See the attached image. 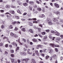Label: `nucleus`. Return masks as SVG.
<instances>
[{
  "label": "nucleus",
  "mask_w": 63,
  "mask_h": 63,
  "mask_svg": "<svg viewBox=\"0 0 63 63\" xmlns=\"http://www.w3.org/2000/svg\"><path fill=\"white\" fill-rule=\"evenodd\" d=\"M48 24L49 25H52L53 24V23L51 22H48Z\"/></svg>",
  "instance_id": "412c9836"
},
{
  "label": "nucleus",
  "mask_w": 63,
  "mask_h": 63,
  "mask_svg": "<svg viewBox=\"0 0 63 63\" xmlns=\"http://www.w3.org/2000/svg\"><path fill=\"white\" fill-rule=\"evenodd\" d=\"M35 53L37 56H39V54L38 53V51L36 50L35 52Z\"/></svg>",
  "instance_id": "ddd939ff"
},
{
  "label": "nucleus",
  "mask_w": 63,
  "mask_h": 63,
  "mask_svg": "<svg viewBox=\"0 0 63 63\" xmlns=\"http://www.w3.org/2000/svg\"><path fill=\"white\" fill-rule=\"evenodd\" d=\"M53 21L54 22H58V20L56 18H54L53 19Z\"/></svg>",
  "instance_id": "39448f33"
},
{
  "label": "nucleus",
  "mask_w": 63,
  "mask_h": 63,
  "mask_svg": "<svg viewBox=\"0 0 63 63\" xmlns=\"http://www.w3.org/2000/svg\"><path fill=\"white\" fill-rule=\"evenodd\" d=\"M31 24H33V23L31 22H30L29 23V25H31Z\"/></svg>",
  "instance_id": "5fc2aeb1"
},
{
  "label": "nucleus",
  "mask_w": 63,
  "mask_h": 63,
  "mask_svg": "<svg viewBox=\"0 0 63 63\" xmlns=\"http://www.w3.org/2000/svg\"><path fill=\"white\" fill-rule=\"evenodd\" d=\"M60 37L62 38H63V35H61Z\"/></svg>",
  "instance_id": "774afa93"
},
{
  "label": "nucleus",
  "mask_w": 63,
  "mask_h": 63,
  "mask_svg": "<svg viewBox=\"0 0 63 63\" xmlns=\"http://www.w3.org/2000/svg\"><path fill=\"white\" fill-rule=\"evenodd\" d=\"M54 13L56 14H60V12L58 11H57V12H54Z\"/></svg>",
  "instance_id": "72a5a7b5"
},
{
  "label": "nucleus",
  "mask_w": 63,
  "mask_h": 63,
  "mask_svg": "<svg viewBox=\"0 0 63 63\" xmlns=\"http://www.w3.org/2000/svg\"><path fill=\"white\" fill-rule=\"evenodd\" d=\"M36 2L37 3V4H40V2H39V1H38L36 0Z\"/></svg>",
  "instance_id": "6e6d98bb"
},
{
  "label": "nucleus",
  "mask_w": 63,
  "mask_h": 63,
  "mask_svg": "<svg viewBox=\"0 0 63 63\" xmlns=\"http://www.w3.org/2000/svg\"><path fill=\"white\" fill-rule=\"evenodd\" d=\"M41 56H42L43 57H44V56H45V54H44L42 53L41 54Z\"/></svg>",
  "instance_id": "13d9d810"
},
{
  "label": "nucleus",
  "mask_w": 63,
  "mask_h": 63,
  "mask_svg": "<svg viewBox=\"0 0 63 63\" xmlns=\"http://www.w3.org/2000/svg\"><path fill=\"white\" fill-rule=\"evenodd\" d=\"M38 47H36L37 49H39V47L40 48H42L43 47V46L41 45H39L37 46Z\"/></svg>",
  "instance_id": "423d86ee"
},
{
  "label": "nucleus",
  "mask_w": 63,
  "mask_h": 63,
  "mask_svg": "<svg viewBox=\"0 0 63 63\" xmlns=\"http://www.w3.org/2000/svg\"><path fill=\"white\" fill-rule=\"evenodd\" d=\"M54 46L55 47H59V46L57 44H54Z\"/></svg>",
  "instance_id": "c85d7f7f"
},
{
  "label": "nucleus",
  "mask_w": 63,
  "mask_h": 63,
  "mask_svg": "<svg viewBox=\"0 0 63 63\" xmlns=\"http://www.w3.org/2000/svg\"><path fill=\"white\" fill-rule=\"evenodd\" d=\"M19 49V47H17L16 49V51H17Z\"/></svg>",
  "instance_id": "c03bdc74"
},
{
  "label": "nucleus",
  "mask_w": 63,
  "mask_h": 63,
  "mask_svg": "<svg viewBox=\"0 0 63 63\" xmlns=\"http://www.w3.org/2000/svg\"><path fill=\"white\" fill-rule=\"evenodd\" d=\"M5 7L6 8H10V6L9 5H7L5 6Z\"/></svg>",
  "instance_id": "473e14b6"
},
{
  "label": "nucleus",
  "mask_w": 63,
  "mask_h": 63,
  "mask_svg": "<svg viewBox=\"0 0 63 63\" xmlns=\"http://www.w3.org/2000/svg\"><path fill=\"white\" fill-rule=\"evenodd\" d=\"M55 35H56V36H59L60 35V33L57 31H55Z\"/></svg>",
  "instance_id": "f03ea898"
},
{
  "label": "nucleus",
  "mask_w": 63,
  "mask_h": 63,
  "mask_svg": "<svg viewBox=\"0 0 63 63\" xmlns=\"http://www.w3.org/2000/svg\"><path fill=\"white\" fill-rule=\"evenodd\" d=\"M37 10L38 11H41L42 9L40 8H37Z\"/></svg>",
  "instance_id": "cd10ccee"
},
{
  "label": "nucleus",
  "mask_w": 63,
  "mask_h": 63,
  "mask_svg": "<svg viewBox=\"0 0 63 63\" xmlns=\"http://www.w3.org/2000/svg\"><path fill=\"white\" fill-rule=\"evenodd\" d=\"M54 44H53L50 43L49 44V45L50 46V47H52L54 48Z\"/></svg>",
  "instance_id": "9b49d317"
},
{
  "label": "nucleus",
  "mask_w": 63,
  "mask_h": 63,
  "mask_svg": "<svg viewBox=\"0 0 63 63\" xmlns=\"http://www.w3.org/2000/svg\"><path fill=\"white\" fill-rule=\"evenodd\" d=\"M21 31L23 32H25L26 31V30L25 28H23L21 29Z\"/></svg>",
  "instance_id": "6ab92c4d"
},
{
  "label": "nucleus",
  "mask_w": 63,
  "mask_h": 63,
  "mask_svg": "<svg viewBox=\"0 0 63 63\" xmlns=\"http://www.w3.org/2000/svg\"><path fill=\"white\" fill-rule=\"evenodd\" d=\"M4 53L5 55H7L8 54V53L7 51H5Z\"/></svg>",
  "instance_id": "c9c22d12"
},
{
  "label": "nucleus",
  "mask_w": 63,
  "mask_h": 63,
  "mask_svg": "<svg viewBox=\"0 0 63 63\" xmlns=\"http://www.w3.org/2000/svg\"><path fill=\"white\" fill-rule=\"evenodd\" d=\"M29 3V4H31V5H33V4H34V2L33 1H30Z\"/></svg>",
  "instance_id": "aec40b11"
},
{
  "label": "nucleus",
  "mask_w": 63,
  "mask_h": 63,
  "mask_svg": "<svg viewBox=\"0 0 63 63\" xmlns=\"http://www.w3.org/2000/svg\"><path fill=\"white\" fill-rule=\"evenodd\" d=\"M43 44H44V45H47L48 44L47 43H45V42H44L43 43Z\"/></svg>",
  "instance_id": "0e129e2a"
},
{
  "label": "nucleus",
  "mask_w": 63,
  "mask_h": 63,
  "mask_svg": "<svg viewBox=\"0 0 63 63\" xmlns=\"http://www.w3.org/2000/svg\"><path fill=\"white\" fill-rule=\"evenodd\" d=\"M32 40L33 42H37V40L35 38L32 39Z\"/></svg>",
  "instance_id": "dca6fc26"
},
{
  "label": "nucleus",
  "mask_w": 63,
  "mask_h": 63,
  "mask_svg": "<svg viewBox=\"0 0 63 63\" xmlns=\"http://www.w3.org/2000/svg\"><path fill=\"white\" fill-rule=\"evenodd\" d=\"M11 44L13 45V46H16V47H17V45L16 43L13 42L11 43Z\"/></svg>",
  "instance_id": "6e6552de"
},
{
  "label": "nucleus",
  "mask_w": 63,
  "mask_h": 63,
  "mask_svg": "<svg viewBox=\"0 0 63 63\" xmlns=\"http://www.w3.org/2000/svg\"><path fill=\"white\" fill-rule=\"evenodd\" d=\"M55 50L56 51V52H58V49L56 48H55Z\"/></svg>",
  "instance_id": "8fccbe9b"
},
{
  "label": "nucleus",
  "mask_w": 63,
  "mask_h": 63,
  "mask_svg": "<svg viewBox=\"0 0 63 63\" xmlns=\"http://www.w3.org/2000/svg\"><path fill=\"white\" fill-rule=\"evenodd\" d=\"M54 5L55 7H57V8H59V6L58 5V4L56 3H55L54 4Z\"/></svg>",
  "instance_id": "4468645a"
},
{
  "label": "nucleus",
  "mask_w": 63,
  "mask_h": 63,
  "mask_svg": "<svg viewBox=\"0 0 63 63\" xmlns=\"http://www.w3.org/2000/svg\"><path fill=\"white\" fill-rule=\"evenodd\" d=\"M1 29H3V28H5L4 25H2L1 26Z\"/></svg>",
  "instance_id": "c756f323"
},
{
  "label": "nucleus",
  "mask_w": 63,
  "mask_h": 63,
  "mask_svg": "<svg viewBox=\"0 0 63 63\" xmlns=\"http://www.w3.org/2000/svg\"><path fill=\"white\" fill-rule=\"evenodd\" d=\"M26 15H27V13L26 12H25L23 14L24 16H25Z\"/></svg>",
  "instance_id": "680f3d73"
},
{
  "label": "nucleus",
  "mask_w": 63,
  "mask_h": 63,
  "mask_svg": "<svg viewBox=\"0 0 63 63\" xmlns=\"http://www.w3.org/2000/svg\"><path fill=\"white\" fill-rule=\"evenodd\" d=\"M11 62L12 63H17V61H16L15 62V59H12L11 60Z\"/></svg>",
  "instance_id": "7ed1b4c3"
},
{
  "label": "nucleus",
  "mask_w": 63,
  "mask_h": 63,
  "mask_svg": "<svg viewBox=\"0 0 63 63\" xmlns=\"http://www.w3.org/2000/svg\"><path fill=\"white\" fill-rule=\"evenodd\" d=\"M34 36L35 37H38V34H36L34 35Z\"/></svg>",
  "instance_id": "69168bd1"
},
{
  "label": "nucleus",
  "mask_w": 63,
  "mask_h": 63,
  "mask_svg": "<svg viewBox=\"0 0 63 63\" xmlns=\"http://www.w3.org/2000/svg\"><path fill=\"white\" fill-rule=\"evenodd\" d=\"M23 5H24V6H26L27 5V3H23Z\"/></svg>",
  "instance_id": "ea45409f"
},
{
  "label": "nucleus",
  "mask_w": 63,
  "mask_h": 63,
  "mask_svg": "<svg viewBox=\"0 0 63 63\" xmlns=\"http://www.w3.org/2000/svg\"><path fill=\"white\" fill-rule=\"evenodd\" d=\"M0 12H1V13H4V10H0Z\"/></svg>",
  "instance_id": "338daca9"
},
{
  "label": "nucleus",
  "mask_w": 63,
  "mask_h": 63,
  "mask_svg": "<svg viewBox=\"0 0 63 63\" xmlns=\"http://www.w3.org/2000/svg\"><path fill=\"white\" fill-rule=\"evenodd\" d=\"M3 40H4V39H7V40H8V38L6 37H4L3 38Z\"/></svg>",
  "instance_id": "4c0bfd02"
},
{
  "label": "nucleus",
  "mask_w": 63,
  "mask_h": 63,
  "mask_svg": "<svg viewBox=\"0 0 63 63\" xmlns=\"http://www.w3.org/2000/svg\"><path fill=\"white\" fill-rule=\"evenodd\" d=\"M11 56L12 57H14L15 55H14V54H12L11 55Z\"/></svg>",
  "instance_id": "49530a36"
},
{
  "label": "nucleus",
  "mask_w": 63,
  "mask_h": 63,
  "mask_svg": "<svg viewBox=\"0 0 63 63\" xmlns=\"http://www.w3.org/2000/svg\"><path fill=\"white\" fill-rule=\"evenodd\" d=\"M56 41H60L61 40V38L59 37H57L56 38Z\"/></svg>",
  "instance_id": "20e7f679"
},
{
  "label": "nucleus",
  "mask_w": 63,
  "mask_h": 63,
  "mask_svg": "<svg viewBox=\"0 0 63 63\" xmlns=\"http://www.w3.org/2000/svg\"><path fill=\"white\" fill-rule=\"evenodd\" d=\"M11 8H14L15 9L16 8V7L14 5H11Z\"/></svg>",
  "instance_id": "a878e982"
},
{
  "label": "nucleus",
  "mask_w": 63,
  "mask_h": 63,
  "mask_svg": "<svg viewBox=\"0 0 63 63\" xmlns=\"http://www.w3.org/2000/svg\"><path fill=\"white\" fill-rule=\"evenodd\" d=\"M24 53V52H20V54L21 55H23Z\"/></svg>",
  "instance_id": "f704fd0d"
},
{
  "label": "nucleus",
  "mask_w": 63,
  "mask_h": 63,
  "mask_svg": "<svg viewBox=\"0 0 63 63\" xmlns=\"http://www.w3.org/2000/svg\"><path fill=\"white\" fill-rule=\"evenodd\" d=\"M5 47H8V44L5 45Z\"/></svg>",
  "instance_id": "603ef678"
},
{
  "label": "nucleus",
  "mask_w": 63,
  "mask_h": 63,
  "mask_svg": "<svg viewBox=\"0 0 63 63\" xmlns=\"http://www.w3.org/2000/svg\"><path fill=\"white\" fill-rule=\"evenodd\" d=\"M17 13H19V14H21V12L19 10V9H18L17 11Z\"/></svg>",
  "instance_id": "393cba45"
},
{
  "label": "nucleus",
  "mask_w": 63,
  "mask_h": 63,
  "mask_svg": "<svg viewBox=\"0 0 63 63\" xmlns=\"http://www.w3.org/2000/svg\"><path fill=\"white\" fill-rule=\"evenodd\" d=\"M47 36H45L44 38H43V39H44L45 40H46V39H47Z\"/></svg>",
  "instance_id": "3c124183"
},
{
  "label": "nucleus",
  "mask_w": 63,
  "mask_h": 63,
  "mask_svg": "<svg viewBox=\"0 0 63 63\" xmlns=\"http://www.w3.org/2000/svg\"><path fill=\"white\" fill-rule=\"evenodd\" d=\"M48 58H49V56H47L46 57V59H48Z\"/></svg>",
  "instance_id": "de8ad7c7"
},
{
  "label": "nucleus",
  "mask_w": 63,
  "mask_h": 63,
  "mask_svg": "<svg viewBox=\"0 0 63 63\" xmlns=\"http://www.w3.org/2000/svg\"><path fill=\"white\" fill-rule=\"evenodd\" d=\"M41 34L42 35H45L46 34V32H41Z\"/></svg>",
  "instance_id": "b1692460"
},
{
  "label": "nucleus",
  "mask_w": 63,
  "mask_h": 63,
  "mask_svg": "<svg viewBox=\"0 0 63 63\" xmlns=\"http://www.w3.org/2000/svg\"><path fill=\"white\" fill-rule=\"evenodd\" d=\"M31 61L33 63H36V61H35L34 59H31Z\"/></svg>",
  "instance_id": "2eb2a0df"
},
{
  "label": "nucleus",
  "mask_w": 63,
  "mask_h": 63,
  "mask_svg": "<svg viewBox=\"0 0 63 63\" xmlns=\"http://www.w3.org/2000/svg\"><path fill=\"white\" fill-rule=\"evenodd\" d=\"M55 31H51V33H55Z\"/></svg>",
  "instance_id": "a18cd8bd"
},
{
  "label": "nucleus",
  "mask_w": 63,
  "mask_h": 63,
  "mask_svg": "<svg viewBox=\"0 0 63 63\" xmlns=\"http://www.w3.org/2000/svg\"><path fill=\"white\" fill-rule=\"evenodd\" d=\"M30 51V49H28L27 50V53L29 52Z\"/></svg>",
  "instance_id": "052dcab7"
},
{
  "label": "nucleus",
  "mask_w": 63,
  "mask_h": 63,
  "mask_svg": "<svg viewBox=\"0 0 63 63\" xmlns=\"http://www.w3.org/2000/svg\"><path fill=\"white\" fill-rule=\"evenodd\" d=\"M38 35H39V37H40L41 38H42L43 37V36L42 35H41V34H38Z\"/></svg>",
  "instance_id": "37998d69"
},
{
  "label": "nucleus",
  "mask_w": 63,
  "mask_h": 63,
  "mask_svg": "<svg viewBox=\"0 0 63 63\" xmlns=\"http://www.w3.org/2000/svg\"><path fill=\"white\" fill-rule=\"evenodd\" d=\"M26 54H27L26 52H24L23 55H24V56H25V55H26Z\"/></svg>",
  "instance_id": "58836bf2"
},
{
  "label": "nucleus",
  "mask_w": 63,
  "mask_h": 63,
  "mask_svg": "<svg viewBox=\"0 0 63 63\" xmlns=\"http://www.w3.org/2000/svg\"><path fill=\"white\" fill-rule=\"evenodd\" d=\"M6 16L8 18H10V16H9L8 15H6Z\"/></svg>",
  "instance_id": "864d4df0"
},
{
  "label": "nucleus",
  "mask_w": 63,
  "mask_h": 63,
  "mask_svg": "<svg viewBox=\"0 0 63 63\" xmlns=\"http://www.w3.org/2000/svg\"><path fill=\"white\" fill-rule=\"evenodd\" d=\"M53 52H54V51L52 49H50L49 52V53H53Z\"/></svg>",
  "instance_id": "1a4fd4ad"
},
{
  "label": "nucleus",
  "mask_w": 63,
  "mask_h": 63,
  "mask_svg": "<svg viewBox=\"0 0 63 63\" xmlns=\"http://www.w3.org/2000/svg\"><path fill=\"white\" fill-rule=\"evenodd\" d=\"M56 55L55 54H54L53 56V57L54 58H56Z\"/></svg>",
  "instance_id": "2f4dec72"
},
{
  "label": "nucleus",
  "mask_w": 63,
  "mask_h": 63,
  "mask_svg": "<svg viewBox=\"0 0 63 63\" xmlns=\"http://www.w3.org/2000/svg\"><path fill=\"white\" fill-rule=\"evenodd\" d=\"M46 31L47 32H49V30H46Z\"/></svg>",
  "instance_id": "4d7b16f0"
},
{
  "label": "nucleus",
  "mask_w": 63,
  "mask_h": 63,
  "mask_svg": "<svg viewBox=\"0 0 63 63\" xmlns=\"http://www.w3.org/2000/svg\"><path fill=\"white\" fill-rule=\"evenodd\" d=\"M19 1H20V0H17V2L18 4V5H21L22 3H21V2H19Z\"/></svg>",
  "instance_id": "a211bd4d"
},
{
  "label": "nucleus",
  "mask_w": 63,
  "mask_h": 63,
  "mask_svg": "<svg viewBox=\"0 0 63 63\" xmlns=\"http://www.w3.org/2000/svg\"><path fill=\"white\" fill-rule=\"evenodd\" d=\"M9 27L10 29H13V26L12 25H10Z\"/></svg>",
  "instance_id": "7c9ffc66"
},
{
  "label": "nucleus",
  "mask_w": 63,
  "mask_h": 63,
  "mask_svg": "<svg viewBox=\"0 0 63 63\" xmlns=\"http://www.w3.org/2000/svg\"><path fill=\"white\" fill-rule=\"evenodd\" d=\"M28 54H29L30 55H31V54H32V52H28V53H27Z\"/></svg>",
  "instance_id": "e433bc0d"
},
{
  "label": "nucleus",
  "mask_w": 63,
  "mask_h": 63,
  "mask_svg": "<svg viewBox=\"0 0 63 63\" xmlns=\"http://www.w3.org/2000/svg\"><path fill=\"white\" fill-rule=\"evenodd\" d=\"M29 31L31 33H33V31L32 29H30Z\"/></svg>",
  "instance_id": "4be33fe9"
},
{
  "label": "nucleus",
  "mask_w": 63,
  "mask_h": 63,
  "mask_svg": "<svg viewBox=\"0 0 63 63\" xmlns=\"http://www.w3.org/2000/svg\"><path fill=\"white\" fill-rule=\"evenodd\" d=\"M7 14H8V15H9L10 17H11V16H12V18H14V16H12V15H11V14L7 12L4 14L5 15H7Z\"/></svg>",
  "instance_id": "0eeeda50"
},
{
  "label": "nucleus",
  "mask_w": 63,
  "mask_h": 63,
  "mask_svg": "<svg viewBox=\"0 0 63 63\" xmlns=\"http://www.w3.org/2000/svg\"><path fill=\"white\" fill-rule=\"evenodd\" d=\"M11 53H13L14 52V51L13 50H11Z\"/></svg>",
  "instance_id": "bf43d9fd"
},
{
  "label": "nucleus",
  "mask_w": 63,
  "mask_h": 63,
  "mask_svg": "<svg viewBox=\"0 0 63 63\" xmlns=\"http://www.w3.org/2000/svg\"><path fill=\"white\" fill-rule=\"evenodd\" d=\"M15 17L16 18V19H19V17H18V16H16V15H15Z\"/></svg>",
  "instance_id": "5701e85b"
},
{
  "label": "nucleus",
  "mask_w": 63,
  "mask_h": 63,
  "mask_svg": "<svg viewBox=\"0 0 63 63\" xmlns=\"http://www.w3.org/2000/svg\"><path fill=\"white\" fill-rule=\"evenodd\" d=\"M17 30H18V28H17L16 27L15 29V31H17Z\"/></svg>",
  "instance_id": "a19ab883"
},
{
  "label": "nucleus",
  "mask_w": 63,
  "mask_h": 63,
  "mask_svg": "<svg viewBox=\"0 0 63 63\" xmlns=\"http://www.w3.org/2000/svg\"><path fill=\"white\" fill-rule=\"evenodd\" d=\"M49 38H50V39H52V40L53 41H54V39L55 38V37H53V38H52V36L51 35L49 36Z\"/></svg>",
  "instance_id": "9d476101"
},
{
  "label": "nucleus",
  "mask_w": 63,
  "mask_h": 63,
  "mask_svg": "<svg viewBox=\"0 0 63 63\" xmlns=\"http://www.w3.org/2000/svg\"><path fill=\"white\" fill-rule=\"evenodd\" d=\"M10 13L12 14H15V11H14L13 10H10L9 12Z\"/></svg>",
  "instance_id": "f8f14e48"
},
{
  "label": "nucleus",
  "mask_w": 63,
  "mask_h": 63,
  "mask_svg": "<svg viewBox=\"0 0 63 63\" xmlns=\"http://www.w3.org/2000/svg\"><path fill=\"white\" fill-rule=\"evenodd\" d=\"M22 40L23 41H24L25 43H26V40L24 38L22 39Z\"/></svg>",
  "instance_id": "bb28decb"
},
{
  "label": "nucleus",
  "mask_w": 63,
  "mask_h": 63,
  "mask_svg": "<svg viewBox=\"0 0 63 63\" xmlns=\"http://www.w3.org/2000/svg\"><path fill=\"white\" fill-rule=\"evenodd\" d=\"M32 20H34V21H36V20H37V19L36 18H32Z\"/></svg>",
  "instance_id": "09e8293b"
},
{
  "label": "nucleus",
  "mask_w": 63,
  "mask_h": 63,
  "mask_svg": "<svg viewBox=\"0 0 63 63\" xmlns=\"http://www.w3.org/2000/svg\"><path fill=\"white\" fill-rule=\"evenodd\" d=\"M37 28L38 29V31H41V29H40V28Z\"/></svg>",
  "instance_id": "e2e57ef3"
},
{
  "label": "nucleus",
  "mask_w": 63,
  "mask_h": 63,
  "mask_svg": "<svg viewBox=\"0 0 63 63\" xmlns=\"http://www.w3.org/2000/svg\"><path fill=\"white\" fill-rule=\"evenodd\" d=\"M10 36L12 37H14L15 38H16L17 37H18V35L16 34H14L13 32H11L10 33Z\"/></svg>",
  "instance_id": "f257e3e1"
},
{
  "label": "nucleus",
  "mask_w": 63,
  "mask_h": 63,
  "mask_svg": "<svg viewBox=\"0 0 63 63\" xmlns=\"http://www.w3.org/2000/svg\"><path fill=\"white\" fill-rule=\"evenodd\" d=\"M29 60V59H23V61H25L26 62V63H27V61H28V60Z\"/></svg>",
  "instance_id": "f3484780"
},
{
  "label": "nucleus",
  "mask_w": 63,
  "mask_h": 63,
  "mask_svg": "<svg viewBox=\"0 0 63 63\" xmlns=\"http://www.w3.org/2000/svg\"><path fill=\"white\" fill-rule=\"evenodd\" d=\"M3 45V44L2 43H0V47H2Z\"/></svg>",
  "instance_id": "79ce46f5"
}]
</instances>
